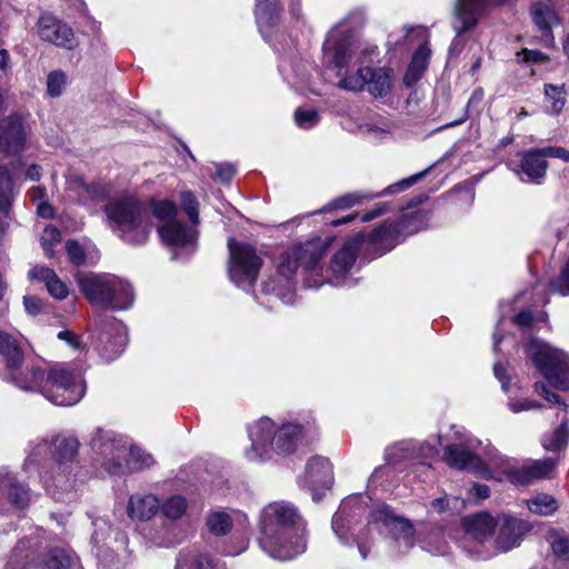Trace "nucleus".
<instances>
[{
    "instance_id": "nucleus-50",
    "label": "nucleus",
    "mask_w": 569,
    "mask_h": 569,
    "mask_svg": "<svg viewBox=\"0 0 569 569\" xmlns=\"http://www.w3.org/2000/svg\"><path fill=\"white\" fill-rule=\"evenodd\" d=\"M295 121L299 128L310 129L318 123L319 114L315 109L298 108L295 112Z\"/></svg>"
},
{
    "instance_id": "nucleus-24",
    "label": "nucleus",
    "mask_w": 569,
    "mask_h": 569,
    "mask_svg": "<svg viewBox=\"0 0 569 569\" xmlns=\"http://www.w3.org/2000/svg\"><path fill=\"white\" fill-rule=\"evenodd\" d=\"M67 192L69 199L84 206H96L107 198L109 189L101 182L88 183L82 178L74 177L68 181Z\"/></svg>"
},
{
    "instance_id": "nucleus-42",
    "label": "nucleus",
    "mask_w": 569,
    "mask_h": 569,
    "mask_svg": "<svg viewBox=\"0 0 569 569\" xmlns=\"http://www.w3.org/2000/svg\"><path fill=\"white\" fill-rule=\"evenodd\" d=\"M546 539L559 559L569 561V535L561 530L550 529Z\"/></svg>"
},
{
    "instance_id": "nucleus-9",
    "label": "nucleus",
    "mask_w": 569,
    "mask_h": 569,
    "mask_svg": "<svg viewBox=\"0 0 569 569\" xmlns=\"http://www.w3.org/2000/svg\"><path fill=\"white\" fill-rule=\"evenodd\" d=\"M86 392L80 371L66 363H56L46 372L41 395L56 406H73Z\"/></svg>"
},
{
    "instance_id": "nucleus-23",
    "label": "nucleus",
    "mask_w": 569,
    "mask_h": 569,
    "mask_svg": "<svg viewBox=\"0 0 569 569\" xmlns=\"http://www.w3.org/2000/svg\"><path fill=\"white\" fill-rule=\"evenodd\" d=\"M97 347L100 357L110 362L117 359L127 346V329L122 322L113 321L99 337Z\"/></svg>"
},
{
    "instance_id": "nucleus-56",
    "label": "nucleus",
    "mask_w": 569,
    "mask_h": 569,
    "mask_svg": "<svg viewBox=\"0 0 569 569\" xmlns=\"http://www.w3.org/2000/svg\"><path fill=\"white\" fill-rule=\"evenodd\" d=\"M508 407L510 408V410L512 412L518 413V412H521V411H527V410L540 408L541 406L538 402L533 401V400L520 399V400H510L508 402Z\"/></svg>"
},
{
    "instance_id": "nucleus-48",
    "label": "nucleus",
    "mask_w": 569,
    "mask_h": 569,
    "mask_svg": "<svg viewBox=\"0 0 569 569\" xmlns=\"http://www.w3.org/2000/svg\"><path fill=\"white\" fill-rule=\"evenodd\" d=\"M41 244L48 258L53 257V246L61 241L60 230L53 226H47L41 234Z\"/></svg>"
},
{
    "instance_id": "nucleus-38",
    "label": "nucleus",
    "mask_w": 569,
    "mask_h": 569,
    "mask_svg": "<svg viewBox=\"0 0 569 569\" xmlns=\"http://www.w3.org/2000/svg\"><path fill=\"white\" fill-rule=\"evenodd\" d=\"M565 84H545L546 111L552 116H559L566 106Z\"/></svg>"
},
{
    "instance_id": "nucleus-43",
    "label": "nucleus",
    "mask_w": 569,
    "mask_h": 569,
    "mask_svg": "<svg viewBox=\"0 0 569 569\" xmlns=\"http://www.w3.org/2000/svg\"><path fill=\"white\" fill-rule=\"evenodd\" d=\"M187 507L186 498L179 495L168 498L160 506L163 516L171 520L181 518L186 513Z\"/></svg>"
},
{
    "instance_id": "nucleus-64",
    "label": "nucleus",
    "mask_w": 569,
    "mask_h": 569,
    "mask_svg": "<svg viewBox=\"0 0 569 569\" xmlns=\"http://www.w3.org/2000/svg\"><path fill=\"white\" fill-rule=\"evenodd\" d=\"M513 321L519 327H527L532 322V315L530 311H521L513 318Z\"/></svg>"
},
{
    "instance_id": "nucleus-7",
    "label": "nucleus",
    "mask_w": 569,
    "mask_h": 569,
    "mask_svg": "<svg viewBox=\"0 0 569 569\" xmlns=\"http://www.w3.org/2000/svg\"><path fill=\"white\" fill-rule=\"evenodd\" d=\"M90 446L93 451L103 457V466L110 473L138 471L153 463L151 455L129 445L122 436L101 428L94 429Z\"/></svg>"
},
{
    "instance_id": "nucleus-61",
    "label": "nucleus",
    "mask_w": 569,
    "mask_h": 569,
    "mask_svg": "<svg viewBox=\"0 0 569 569\" xmlns=\"http://www.w3.org/2000/svg\"><path fill=\"white\" fill-rule=\"evenodd\" d=\"M469 492H470V496H472L479 500L487 499L490 495L489 487L487 485H482V483H475Z\"/></svg>"
},
{
    "instance_id": "nucleus-37",
    "label": "nucleus",
    "mask_w": 569,
    "mask_h": 569,
    "mask_svg": "<svg viewBox=\"0 0 569 569\" xmlns=\"http://www.w3.org/2000/svg\"><path fill=\"white\" fill-rule=\"evenodd\" d=\"M279 11L278 0H264L257 3L256 19L263 38L267 39L269 31Z\"/></svg>"
},
{
    "instance_id": "nucleus-15",
    "label": "nucleus",
    "mask_w": 569,
    "mask_h": 569,
    "mask_svg": "<svg viewBox=\"0 0 569 569\" xmlns=\"http://www.w3.org/2000/svg\"><path fill=\"white\" fill-rule=\"evenodd\" d=\"M535 390L542 396L548 402L558 405L560 411L557 416L560 418V425L551 433L545 435L542 438V447L548 451H561L567 447L569 440L568 430V405L561 397L551 392L546 382H536Z\"/></svg>"
},
{
    "instance_id": "nucleus-53",
    "label": "nucleus",
    "mask_w": 569,
    "mask_h": 569,
    "mask_svg": "<svg viewBox=\"0 0 569 569\" xmlns=\"http://www.w3.org/2000/svg\"><path fill=\"white\" fill-rule=\"evenodd\" d=\"M370 198H371V196L360 193V192L349 193V194H346V196H342V197L336 199L333 201L332 206L335 208H349L357 203H360L365 199H370Z\"/></svg>"
},
{
    "instance_id": "nucleus-8",
    "label": "nucleus",
    "mask_w": 569,
    "mask_h": 569,
    "mask_svg": "<svg viewBox=\"0 0 569 569\" xmlns=\"http://www.w3.org/2000/svg\"><path fill=\"white\" fill-rule=\"evenodd\" d=\"M81 292L104 309H128L133 302L130 283L113 274H88L78 278Z\"/></svg>"
},
{
    "instance_id": "nucleus-10",
    "label": "nucleus",
    "mask_w": 569,
    "mask_h": 569,
    "mask_svg": "<svg viewBox=\"0 0 569 569\" xmlns=\"http://www.w3.org/2000/svg\"><path fill=\"white\" fill-rule=\"evenodd\" d=\"M526 355L547 381L558 390H569V355L538 339L526 346Z\"/></svg>"
},
{
    "instance_id": "nucleus-59",
    "label": "nucleus",
    "mask_w": 569,
    "mask_h": 569,
    "mask_svg": "<svg viewBox=\"0 0 569 569\" xmlns=\"http://www.w3.org/2000/svg\"><path fill=\"white\" fill-rule=\"evenodd\" d=\"M60 340L66 341L71 348L78 350L81 349L83 343L78 335L72 331L63 330L58 333Z\"/></svg>"
},
{
    "instance_id": "nucleus-58",
    "label": "nucleus",
    "mask_w": 569,
    "mask_h": 569,
    "mask_svg": "<svg viewBox=\"0 0 569 569\" xmlns=\"http://www.w3.org/2000/svg\"><path fill=\"white\" fill-rule=\"evenodd\" d=\"M23 306L27 313L31 316H37L41 313L43 307L42 301L33 296L23 297Z\"/></svg>"
},
{
    "instance_id": "nucleus-40",
    "label": "nucleus",
    "mask_w": 569,
    "mask_h": 569,
    "mask_svg": "<svg viewBox=\"0 0 569 569\" xmlns=\"http://www.w3.org/2000/svg\"><path fill=\"white\" fill-rule=\"evenodd\" d=\"M233 521L230 513L216 510L208 513L206 518V527L208 531L214 536H224L232 528Z\"/></svg>"
},
{
    "instance_id": "nucleus-62",
    "label": "nucleus",
    "mask_w": 569,
    "mask_h": 569,
    "mask_svg": "<svg viewBox=\"0 0 569 569\" xmlns=\"http://www.w3.org/2000/svg\"><path fill=\"white\" fill-rule=\"evenodd\" d=\"M519 57L522 56V60L527 62H539L545 59V56L541 51L538 50H528L525 49L521 53L518 54Z\"/></svg>"
},
{
    "instance_id": "nucleus-30",
    "label": "nucleus",
    "mask_w": 569,
    "mask_h": 569,
    "mask_svg": "<svg viewBox=\"0 0 569 569\" xmlns=\"http://www.w3.org/2000/svg\"><path fill=\"white\" fill-rule=\"evenodd\" d=\"M13 198L14 189L12 177L8 168L0 164V237L7 230Z\"/></svg>"
},
{
    "instance_id": "nucleus-55",
    "label": "nucleus",
    "mask_w": 569,
    "mask_h": 569,
    "mask_svg": "<svg viewBox=\"0 0 569 569\" xmlns=\"http://www.w3.org/2000/svg\"><path fill=\"white\" fill-rule=\"evenodd\" d=\"M540 153L542 154V158L546 160V158H558L563 160L565 162H569V150L561 148V147H546L542 149H539Z\"/></svg>"
},
{
    "instance_id": "nucleus-54",
    "label": "nucleus",
    "mask_w": 569,
    "mask_h": 569,
    "mask_svg": "<svg viewBox=\"0 0 569 569\" xmlns=\"http://www.w3.org/2000/svg\"><path fill=\"white\" fill-rule=\"evenodd\" d=\"M423 174H425V172L413 174V176L406 178L397 183H393V184L389 186L388 188H386L385 191L382 192V194H390V193H397V192L403 191V190L410 188L412 184H415Z\"/></svg>"
},
{
    "instance_id": "nucleus-34",
    "label": "nucleus",
    "mask_w": 569,
    "mask_h": 569,
    "mask_svg": "<svg viewBox=\"0 0 569 569\" xmlns=\"http://www.w3.org/2000/svg\"><path fill=\"white\" fill-rule=\"evenodd\" d=\"M0 357L4 363L2 370H13L14 365L22 361L23 353L19 342L10 333L0 331Z\"/></svg>"
},
{
    "instance_id": "nucleus-45",
    "label": "nucleus",
    "mask_w": 569,
    "mask_h": 569,
    "mask_svg": "<svg viewBox=\"0 0 569 569\" xmlns=\"http://www.w3.org/2000/svg\"><path fill=\"white\" fill-rule=\"evenodd\" d=\"M72 555L66 549L53 548L49 551L46 566L49 569H67L71 566Z\"/></svg>"
},
{
    "instance_id": "nucleus-16",
    "label": "nucleus",
    "mask_w": 569,
    "mask_h": 569,
    "mask_svg": "<svg viewBox=\"0 0 569 569\" xmlns=\"http://www.w3.org/2000/svg\"><path fill=\"white\" fill-rule=\"evenodd\" d=\"M465 537L462 540L463 549L471 556L481 557V546L493 532L497 521L486 513L479 512L466 517L462 521Z\"/></svg>"
},
{
    "instance_id": "nucleus-57",
    "label": "nucleus",
    "mask_w": 569,
    "mask_h": 569,
    "mask_svg": "<svg viewBox=\"0 0 569 569\" xmlns=\"http://www.w3.org/2000/svg\"><path fill=\"white\" fill-rule=\"evenodd\" d=\"M216 178L223 183L230 182L234 174V168L229 163H217L216 166Z\"/></svg>"
},
{
    "instance_id": "nucleus-36",
    "label": "nucleus",
    "mask_w": 569,
    "mask_h": 569,
    "mask_svg": "<svg viewBox=\"0 0 569 569\" xmlns=\"http://www.w3.org/2000/svg\"><path fill=\"white\" fill-rule=\"evenodd\" d=\"M178 569H226L223 562L208 553H181L177 560Z\"/></svg>"
},
{
    "instance_id": "nucleus-52",
    "label": "nucleus",
    "mask_w": 569,
    "mask_h": 569,
    "mask_svg": "<svg viewBox=\"0 0 569 569\" xmlns=\"http://www.w3.org/2000/svg\"><path fill=\"white\" fill-rule=\"evenodd\" d=\"M550 289L562 296L569 295V261L565 264L559 278L550 283Z\"/></svg>"
},
{
    "instance_id": "nucleus-22",
    "label": "nucleus",
    "mask_w": 569,
    "mask_h": 569,
    "mask_svg": "<svg viewBox=\"0 0 569 569\" xmlns=\"http://www.w3.org/2000/svg\"><path fill=\"white\" fill-rule=\"evenodd\" d=\"M530 530L531 525L528 521L503 515L496 538V546L501 551H509L518 547Z\"/></svg>"
},
{
    "instance_id": "nucleus-49",
    "label": "nucleus",
    "mask_w": 569,
    "mask_h": 569,
    "mask_svg": "<svg viewBox=\"0 0 569 569\" xmlns=\"http://www.w3.org/2000/svg\"><path fill=\"white\" fill-rule=\"evenodd\" d=\"M181 207L190 221L192 223H198L199 221V212H198V200L194 194L190 191H183L180 194Z\"/></svg>"
},
{
    "instance_id": "nucleus-17",
    "label": "nucleus",
    "mask_w": 569,
    "mask_h": 569,
    "mask_svg": "<svg viewBox=\"0 0 569 569\" xmlns=\"http://www.w3.org/2000/svg\"><path fill=\"white\" fill-rule=\"evenodd\" d=\"M36 34L47 43L71 50L77 46L73 30L56 16L44 12L36 23Z\"/></svg>"
},
{
    "instance_id": "nucleus-6",
    "label": "nucleus",
    "mask_w": 569,
    "mask_h": 569,
    "mask_svg": "<svg viewBox=\"0 0 569 569\" xmlns=\"http://www.w3.org/2000/svg\"><path fill=\"white\" fill-rule=\"evenodd\" d=\"M79 440L76 437L57 436L51 441L42 439L34 443L27 457L24 467L37 465L42 457L51 453L57 460L52 462L50 472L40 475L46 490L57 500L61 499L58 489L68 491L72 488L70 469L64 462L71 460L78 452Z\"/></svg>"
},
{
    "instance_id": "nucleus-29",
    "label": "nucleus",
    "mask_w": 569,
    "mask_h": 569,
    "mask_svg": "<svg viewBox=\"0 0 569 569\" xmlns=\"http://www.w3.org/2000/svg\"><path fill=\"white\" fill-rule=\"evenodd\" d=\"M401 237L397 221L387 220L369 234V242L379 250V254H383L390 251Z\"/></svg>"
},
{
    "instance_id": "nucleus-35",
    "label": "nucleus",
    "mask_w": 569,
    "mask_h": 569,
    "mask_svg": "<svg viewBox=\"0 0 569 569\" xmlns=\"http://www.w3.org/2000/svg\"><path fill=\"white\" fill-rule=\"evenodd\" d=\"M429 57L430 50L426 44L420 46L416 50L403 77V82L406 86L410 87L421 79L428 67Z\"/></svg>"
},
{
    "instance_id": "nucleus-5",
    "label": "nucleus",
    "mask_w": 569,
    "mask_h": 569,
    "mask_svg": "<svg viewBox=\"0 0 569 569\" xmlns=\"http://www.w3.org/2000/svg\"><path fill=\"white\" fill-rule=\"evenodd\" d=\"M248 436L251 445L246 457L251 461H264L272 452L283 456L295 452L302 441L303 428L293 422L276 427L273 420L263 417L248 427Z\"/></svg>"
},
{
    "instance_id": "nucleus-33",
    "label": "nucleus",
    "mask_w": 569,
    "mask_h": 569,
    "mask_svg": "<svg viewBox=\"0 0 569 569\" xmlns=\"http://www.w3.org/2000/svg\"><path fill=\"white\" fill-rule=\"evenodd\" d=\"M4 489L8 490V497L12 505L17 508L23 509L30 501L29 490L21 483H18L14 478L6 470H0V492Z\"/></svg>"
},
{
    "instance_id": "nucleus-12",
    "label": "nucleus",
    "mask_w": 569,
    "mask_h": 569,
    "mask_svg": "<svg viewBox=\"0 0 569 569\" xmlns=\"http://www.w3.org/2000/svg\"><path fill=\"white\" fill-rule=\"evenodd\" d=\"M229 268L228 273L230 280L244 290L252 287L256 282L260 269L263 264L262 258L257 253L256 249L243 242L229 240Z\"/></svg>"
},
{
    "instance_id": "nucleus-14",
    "label": "nucleus",
    "mask_w": 569,
    "mask_h": 569,
    "mask_svg": "<svg viewBox=\"0 0 569 569\" xmlns=\"http://www.w3.org/2000/svg\"><path fill=\"white\" fill-rule=\"evenodd\" d=\"M381 523L388 531L398 555L407 553L416 545V529L409 519L396 515L389 507L379 506L371 512L369 525Z\"/></svg>"
},
{
    "instance_id": "nucleus-46",
    "label": "nucleus",
    "mask_w": 569,
    "mask_h": 569,
    "mask_svg": "<svg viewBox=\"0 0 569 569\" xmlns=\"http://www.w3.org/2000/svg\"><path fill=\"white\" fill-rule=\"evenodd\" d=\"M411 445L407 441H401L386 449L385 459L388 463H396L411 457Z\"/></svg>"
},
{
    "instance_id": "nucleus-31",
    "label": "nucleus",
    "mask_w": 569,
    "mask_h": 569,
    "mask_svg": "<svg viewBox=\"0 0 569 569\" xmlns=\"http://www.w3.org/2000/svg\"><path fill=\"white\" fill-rule=\"evenodd\" d=\"M547 171V161L542 158L539 149L525 152L520 163V179L522 181H537L542 179Z\"/></svg>"
},
{
    "instance_id": "nucleus-19",
    "label": "nucleus",
    "mask_w": 569,
    "mask_h": 569,
    "mask_svg": "<svg viewBox=\"0 0 569 569\" xmlns=\"http://www.w3.org/2000/svg\"><path fill=\"white\" fill-rule=\"evenodd\" d=\"M510 0H457L453 10L452 28L457 36L472 29L488 8L507 3Z\"/></svg>"
},
{
    "instance_id": "nucleus-47",
    "label": "nucleus",
    "mask_w": 569,
    "mask_h": 569,
    "mask_svg": "<svg viewBox=\"0 0 569 569\" xmlns=\"http://www.w3.org/2000/svg\"><path fill=\"white\" fill-rule=\"evenodd\" d=\"M67 83V76L61 70H54L47 77V92L50 97H60Z\"/></svg>"
},
{
    "instance_id": "nucleus-26",
    "label": "nucleus",
    "mask_w": 569,
    "mask_h": 569,
    "mask_svg": "<svg viewBox=\"0 0 569 569\" xmlns=\"http://www.w3.org/2000/svg\"><path fill=\"white\" fill-rule=\"evenodd\" d=\"M332 483V467L328 459L311 458L306 467L303 486L311 490L328 488Z\"/></svg>"
},
{
    "instance_id": "nucleus-20",
    "label": "nucleus",
    "mask_w": 569,
    "mask_h": 569,
    "mask_svg": "<svg viewBox=\"0 0 569 569\" xmlns=\"http://www.w3.org/2000/svg\"><path fill=\"white\" fill-rule=\"evenodd\" d=\"M1 377L7 382L12 383L23 391L41 393L46 371L37 363H24L22 360L14 365L13 370H2Z\"/></svg>"
},
{
    "instance_id": "nucleus-32",
    "label": "nucleus",
    "mask_w": 569,
    "mask_h": 569,
    "mask_svg": "<svg viewBox=\"0 0 569 569\" xmlns=\"http://www.w3.org/2000/svg\"><path fill=\"white\" fill-rule=\"evenodd\" d=\"M31 280H39L46 283L49 293L56 299H64L68 296L67 286L57 277L54 271L44 266H36L29 271Z\"/></svg>"
},
{
    "instance_id": "nucleus-21",
    "label": "nucleus",
    "mask_w": 569,
    "mask_h": 569,
    "mask_svg": "<svg viewBox=\"0 0 569 569\" xmlns=\"http://www.w3.org/2000/svg\"><path fill=\"white\" fill-rule=\"evenodd\" d=\"M366 511V507L359 502L358 497H349L342 501L338 511L332 518V530L346 546H351L353 539L349 537L351 525L357 517H360Z\"/></svg>"
},
{
    "instance_id": "nucleus-60",
    "label": "nucleus",
    "mask_w": 569,
    "mask_h": 569,
    "mask_svg": "<svg viewBox=\"0 0 569 569\" xmlns=\"http://www.w3.org/2000/svg\"><path fill=\"white\" fill-rule=\"evenodd\" d=\"M493 373H495L496 378L501 382V388L505 391H508L509 379L507 377V368H506V366L503 363H501V362H497L493 366Z\"/></svg>"
},
{
    "instance_id": "nucleus-11",
    "label": "nucleus",
    "mask_w": 569,
    "mask_h": 569,
    "mask_svg": "<svg viewBox=\"0 0 569 569\" xmlns=\"http://www.w3.org/2000/svg\"><path fill=\"white\" fill-rule=\"evenodd\" d=\"M485 455L488 462L499 469L515 485H527L532 480L547 478L558 463L557 459L545 458L532 460L521 467H512L507 457L489 445L485 449Z\"/></svg>"
},
{
    "instance_id": "nucleus-28",
    "label": "nucleus",
    "mask_w": 569,
    "mask_h": 569,
    "mask_svg": "<svg viewBox=\"0 0 569 569\" xmlns=\"http://www.w3.org/2000/svg\"><path fill=\"white\" fill-rule=\"evenodd\" d=\"M160 509V502L154 495L136 493L128 502V516L132 520L147 521L153 518Z\"/></svg>"
},
{
    "instance_id": "nucleus-25",
    "label": "nucleus",
    "mask_w": 569,
    "mask_h": 569,
    "mask_svg": "<svg viewBox=\"0 0 569 569\" xmlns=\"http://www.w3.org/2000/svg\"><path fill=\"white\" fill-rule=\"evenodd\" d=\"M530 16L533 24L541 33L547 44L552 42V29L560 23V19L550 0H540L532 3Z\"/></svg>"
},
{
    "instance_id": "nucleus-4",
    "label": "nucleus",
    "mask_w": 569,
    "mask_h": 569,
    "mask_svg": "<svg viewBox=\"0 0 569 569\" xmlns=\"http://www.w3.org/2000/svg\"><path fill=\"white\" fill-rule=\"evenodd\" d=\"M106 221L111 231L123 242L144 244L153 229L148 204L133 194H122L106 208Z\"/></svg>"
},
{
    "instance_id": "nucleus-51",
    "label": "nucleus",
    "mask_w": 569,
    "mask_h": 569,
    "mask_svg": "<svg viewBox=\"0 0 569 569\" xmlns=\"http://www.w3.org/2000/svg\"><path fill=\"white\" fill-rule=\"evenodd\" d=\"M66 250L70 261L77 266L86 262L84 248L76 240H69L66 243Z\"/></svg>"
},
{
    "instance_id": "nucleus-27",
    "label": "nucleus",
    "mask_w": 569,
    "mask_h": 569,
    "mask_svg": "<svg viewBox=\"0 0 569 569\" xmlns=\"http://www.w3.org/2000/svg\"><path fill=\"white\" fill-rule=\"evenodd\" d=\"M158 232L166 244L176 248L192 246L196 241V232L178 220L164 223Z\"/></svg>"
},
{
    "instance_id": "nucleus-63",
    "label": "nucleus",
    "mask_w": 569,
    "mask_h": 569,
    "mask_svg": "<svg viewBox=\"0 0 569 569\" xmlns=\"http://www.w3.org/2000/svg\"><path fill=\"white\" fill-rule=\"evenodd\" d=\"M357 546L361 558L367 559L371 551V546L365 535L357 539Z\"/></svg>"
},
{
    "instance_id": "nucleus-3",
    "label": "nucleus",
    "mask_w": 569,
    "mask_h": 569,
    "mask_svg": "<svg viewBox=\"0 0 569 569\" xmlns=\"http://www.w3.org/2000/svg\"><path fill=\"white\" fill-rule=\"evenodd\" d=\"M351 57V38L339 28L331 29L323 43V59L329 67L336 68L340 79L338 87L348 91L367 90L373 97H385L391 90L392 70L388 68H358L352 74H347Z\"/></svg>"
},
{
    "instance_id": "nucleus-1",
    "label": "nucleus",
    "mask_w": 569,
    "mask_h": 569,
    "mask_svg": "<svg viewBox=\"0 0 569 569\" xmlns=\"http://www.w3.org/2000/svg\"><path fill=\"white\" fill-rule=\"evenodd\" d=\"M362 238L363 234H358L356 238L348 240L333 256L326 274L322 273L319 262L325 256L328 244L321 239H315L288 249L281 254L278 266V274L282 278V282L266 281L262 283V292L276 296L286 305L293 303L295 286L292 277L299 267L305 270L303 283L307 288L317 289L325 282L333 286L348 284L346 274L356 261L358 247Z\"/></svg>"
},
{
    "instance_id": "nucleus-2",
    "label": "nucleus",
    "mask_w": 569,
    "mask_h": 569,
    "mask_svg": "<svg viewBox=\"0 0 569 569\" xmlns=\"http://www.w3.org/2000/svg\"><path fill=\"white\" fill-rule=\"evenodd\" d=\"M260 531L259 543L273 559L291 560L306 551L305 525L291 503L276 501L266 506L260 516Z\"/></svg>"
},
{
    "instance_id": "nucleus-13",
    "label": "nucleus",
    "mask_w": 569,
    "mask_h": 569,
    "mask_svg": "<svg viewBox=\"0 0 569 569\" xmlns=\"http://www.w3.org/2000/svg\"><path fill=\"white\" fill-rule=\"evenodd\" d=\"M458 442L445 447L443 460L453 469L472 471L481 477L491 478L489 469L475 452L481 441L468 437L465 431H455Z\"/></svg>"
},
{
    "instance_id": "nucleus-41",
    "label": "nucleus",
    "mask_w": 569,
    "mask_h": 569,
    "mask_svg": "<svg viewBox=\"0 0 569 569\" xmlns=\"http://www.w3.org/2000/svg\"><path fill=\"white\" fill-rule=\"evenodd\" d=\"M530 512L539 516H551L558 510L557 500L547 493H538L537 496L526 501Z\"/></svg>"
},
{
    "instance_id": "nucleus-18",
    "label": "nucleus",
    "mask_w": 569,
    "mask_h": 569,
    "mask_svg": "<svg viewBox=\"0 0 569 569\" xmlns=\"http://www.w3.org/2000/svg\"><path fill=\"white\" fill-rule=\"evenodd\" d=\"M29 128L19 114L0 120V152L6 157L19 156L27 147Z\"/></svg>"
},
{
    "instance_id": "nucleus-44",
    "label": "nucleus",
    "mask_w": 569,
    "mask_h": 569,
    "mask_svg": "<svg viewBox=\"0 0 569 569\" xmlns=\"http://www.w3.org/2000/svg\"><path fill=\"white\" fill-rule=\"evenodd\" d=\"M148 209L158 220L167 222L176 220L178 212L177 206L169 200H151Z\"/></svg>"
},
{
    "instance_id": "nucleus-39",
    "label": "nucleus",
    "mask_w": 569,
    "mask_h": 569,
    "mask_svg": "<svg viewBox=\"0 0 569 569\" xmlns=\"http://www.w3.org/2000/svg\"><path fill=\"white\" fill-rule=\"evenodd\" d=\"M428 220L429 217L427 212L415 211L408 214H403L399 220H397V224L400 228L402 237H406L427 228Z\"/></svg>"
}]
</instances>
